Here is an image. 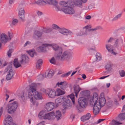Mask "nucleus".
Here are the masks:
<instances>
[{"label": "nucleus", "instance_id": "f257e3e1", "mask_svg": "<svg viewBox=\"0 0 125 125\" xmlns=\"http://www.w3.org/2000/svg\"><path fill=\"white\" fill-rule=\"evenodd\" d=\"M28 90L27 94L25 95H22L21 96V98L23 99H24V97H26L27 98L35 99H42L41 95L38 92L36 91L34 86L32 85H29L26 88Z\"/></svg>", "mask_w": 125, "mask_h": 125}, {"label": "nucleus", "instance_id": "f03ea898", "mask_svg": "<svg viewBox=\"0 0 125 125\" xmlns=\"http://www.w3.org/2000/svg\"><path fill=\"white\" fill-rule=\"evenodd\" d=\"M74 95L72 94L68 96L67 98L64 101L62 104L63 108L65 109H70L71 106V101L73 104H74Z\"/></svg>", "mask_w": 125, "mask_h": 125}, {"label": "nucleus", "instance_id": "7ed1b4c3", "mask_svg": "<svg viewBox=\"0 0 125 125\" xmlns=\"http://www.w3.org/2000/svg\"><path fill=\"white\" fill-rule=\"evenodd\" d=\"M14 100L13 99L10 100L9 101L10 103L7 105L8 107V112L9 114L13 113L17 107L18 103L17 102L14 101L13 103H10Z\"/></svg>", "mask_w": 125, "mask_h": 125}, {"label": "nucleus", "instance_id": "20e7f679", "mask_svg": "<svg viewBox=\"0 0 125 125\" xmlns=\"http://www.w3.org/2000/svg\"><path fill=\"white\" fill-rule=\"evenodd\" d=\"M42 113V112H41L39 114L38 117L40 118H43L44 119L50 120H53L55 118L54 113L53 112L44 114Z\"/></svg>", "mask_w": 125, "mask_h": 125}, {"label": "nucleus", "instance_id": "39448f33", "mask_svg": "<svg viewBox=\"0 0 125 125\" xmlns=\"http://www.w3.org/2000/svg\"><path fill=\"white\" fill-rule=\"evenodd\" d=\"M71 57L72 54L70 52L68 51H65L62 53V52L61 55L60 56V58L58 59H56V60H60L62 61H68Z\"/></svg>", "mask_w": 125, "mask_h": 125}, {"label": "nucleus", "instance_id": "423d86ee", "mask_svg": "<svg viewBox=\"0 0 125 125\" xmlns=\"http://www.w3.org/2000/svg\"><path fill=\"white\" fill-rule=\"evenodd\" d=\"M12 62L8 64L7 68L5 70V72H8V73L6 76V79L7 80H10L14 75L13 72L11 69Z\"/></svg>", "mask_w": 125, "mask_h": 125}, {"label": "nucleus", "instance_id": "0eeeda50", "mask_svg": "<svg viewBox=\"0 0 125 125\" xmlns=\"http://www.w3.org/2000/svg\"><path fill=\"white\" fill-rule=\"evenodd\" d=\"M104 94L102 93L101 94L99 101H97L96 104L97 106H99V108H101L104 106L106 103V100L105 98L104 97Z\"/></svg>", "mask_w": 125, "mask_h": 125}, {"label": "nucleus", "instance_id": "6e6552de", "mask_svg": "<svg viewBox=\"0 0 125 125\" xmlns=\"http://www.w3.org/2000/svg\"><path fill=\"white\" fill-rule=\"evenodd\" d=\"M52 46L53 49L55 51H57L58 53L56 57V59H58L60 58V56L62 54V48L59 47L57 45H52L50 46Z\"/></svg>", "mask_w": 125, "mask_h": 125}, {"label": "nucleus", "instance_id": "1a4fd4ad", "mask_svg": "<svg viewBox=\"0 0 125 125\" xmlns=\"http://www.w3.org/2000/svg\"><path fill=\"white\" fill-rule=\"evenodd\" d=\"M89 26H86L84 27L83 29L76 34L77 36H87L89 34Z\"/></svg>", "mask_w": 125, "mask_h": 125}, {"label": "nucleus", "instance_id": "9d476101", "mask_svg": "<svg viewBox=\"0 0 125 125\" xmlns=\"http://www.w3.org/2000/svg\"><path fill=\"white\" fill-rule=\"evenodd\" d=\"M23 4H20L19 6V18L22 21L25 20V16L24 15V10L23 8Z\"/></svg>", "mask_w": 125, "mask_h": 125}, {"label": "nucleus", "instance_id": "9b49d317", "mask_svg": "<svg viewBox=\"0 0 125 125\" xmlns=\"http://www.w3.org/2000/svg\"><path fill=\"white\" fill-rule=\"evenodd\" d=\"M78 103L80 107L82 108H85L87 104V101L84 97H80L78 100Z\"/></svg>", "mask_w": 125, "mask_h": 125}, {"label": "nucleus", "instance_id": "f8f14e48", "mask_svg": "<svg viewBox=\"0 0 125 125\" xmlns=\"http://www.w3.org/2000/svg\"><path fill=\"white\" fill-rule=\"evenodd\" d=\"M43 91L46 94H47L49 97L51 98H54L56 95V91L53 90L44 89Z\"/></svg>", "mask_w": 125, "mask_h": 125}, {"label": "nucleus", "instance_id": "ddd939ff", "mask_svg": "<svg viewBox=\"0 0 125 125\" xmlns=\"http://www.w3.org/2000/svg\"><path fill=\"white\" fill-rule=\"evenodd\" d=\"M59 31L62 34L68 37H70L73 34L70 31L64 28L59 30Z\"/></svg>", "mask_w": 125, "mask_h": 125}, {"label": "nucleus", "instance_id": "4468645a", "mask_svg": "<svg viewBox=\"0 0 125 125\" xmlns=\"http://www.w3.org/2000/svg\"><path fill=\"white\" fill-rule=\"evenodd\" d=\"M62 10L65 13L70 14H73L75 12L73 9L71 7L62 8Z\"/></svg>", "mask_w": 125, "mask_h": 125}, {"label": "nucleus", "instance_id": "2eb2a0df", "mask_svg": "<svg viewBox=\"0 0 125 125\" xmlns=\"http://www.w3.org/2000/svg\"><path fill=\"white\" fill-rule=\"evenodd\" d=\"M54 104L52 102H48L46 104L45 106V110L46 112H49L52 110L54 108Z\"/></svg>", "mask_w": 125, "mask_h": 125}, {"label": "nucleus", "instance_id": "dca6fc26", "mask_svg": "<svg viewBox=\"0 0 125 125\" xmlns=\"http://www.w3.org/2000/svg\"><path fill=\"white\" fill-rule=\"evenodd\" d=\"M4 125H16L15 123H13L12 122V118L9 115L4 121Z\"/></svg>", "mask_w": 125, "mask_h": 125}, {"label": "nucleus", "instance_id": "f3484780", "mask_svg": "<svg viewBox=\"0 0 125 125\" xmlns=\"http://www.w3.org/2000/svg\"><path fill=\"white\" fill-rule=\"evenodd\" d=\"M9 40L8 37L4 33H2L0 36V41L1 43H5Z\"/></svg>", "mask_w": 125, "mask_h": 125}, {"label": "nucleus", "instance_id": "a211bd4d", "mask_svg": "<svg viewBox=\"0 0 125 125\" xmlns=\"http://www.w3.org/2000/svg\"><path fill=\"white\" fill-rule=\"evenodd\" d=\"M98 96L97 94H94L92 99L90 100V104L94 107V106H97L96 104Z\"/></svg>", "mask_w": 125, "mask_h": 125}, {"label": "nucleus", "instance_id": "6ab92c4d", "mask_svg": "<svg viewBox=\"0 0 125 125\" xmlns=\"http://www.w3.org/2000/svg\"><path fill=\"white\" fill-rule=\"evenodd\" d=\"M47 2L50 4H52L54 6L55 8L57 9V11L60 10V9L57 5L58 2L55 0H45Z\"/></svg>", "mask_w": 125, "mask_h": 125}, {"label": "nucleus", "instance_id": "aec40b11", "mask_svg": "<svg viewBox=\"0 0 125 125\" xmlns=\"http://www.w3.org/2000/svg\"><path fill=\"white\" fill-rule=\"evenodd\" d=\"M123 40L121 38L116 39L114 43V46L116 48H119L121 44H122Z\"/></svg>", "mask_w": 125, "mask_h": 125}, {"label": "nucleus", "instance_id": "412c9836", "mask_svg": "<svg viewBox=\"0 0 125 125\" xmlns=\"http://www.w3.org/2000/svg\"><path fill=\"white\" fill-rule=\"evenodd\" d=\"M52 45L51 44H44L39 47L40 49L42 52H45L48 49V46Z\"/></svg>", "mask_w": 125, "mask_h": 125}, {"label": "nucleus", "instance_id": "4be33fe9", "mask_svg": "<svg viewBox=\"0 0 125 125\" xmlns=\"http://www.w3.org/2000/svg\"><path fill=\"white\" fill-rule=\"evenodd\" d=\"M74 92L75 94V95L76 97H77L78 94L81 90V88L79 87V85L77 84H75L73 86Z\"/></svg>", "mask_w": 125, "mask_h": 125}, {"label": "nucleus", "instance_id": "5701e85b", "mask_svg": "<svg viewBox=\"0 0 125 125\" xmlns=\"http://www.w3.org/2000/svg\"><path fill=\"white\" fill-rule=\"evenodd\" d=\"M64 101V98L62 96L58 98L55 100V103L57 105H60L62 103H63Z\"/></svg>", "mask_w": 125, "mask_h": 125}, {"label": "nucleus", "instance_id": "b1692460", "mask_svg": "<svg viewBox=\"0 0 125 125\" xmlns=\"http://www.w3.org/2000/svg\"><path fill=\"white\" fill-rule=\"evenodd\" d=\"M106 48L109 52L111 53L112 54L115 55L116 53L114 52L113 49L112 48V45L110 44H106Z\"/></svg>", "mask_w": 125, "mask_h": 125}, {"label": "nucleus", "instance_id": "393cba45", "mask_svg": "<svg viewBox=\"0 0 125 125\" xmlns=\"http://www.w3.org/2000/svg\"><path fill=\"white\" fill-rule=\"evenodd\" d=\"M60 85H61L60 87L63 90H64L67 86V84L65 82H61L60 83L58 82L56 85V86H57L58 87Z\"/></svg>", "mask_w": 125, "mask_h": 125}, {"label": "nucleus", "instance_id": "a878e982", "mask_svg": "<svg viewBox=\"0 0 125 125\" xmlns=\"http://www.w3.org/2000/svg\"><path fill=\"white\" fill-rule=\"evenodd\" d=\"M21 60L19 61L20 63L22 64L24 62L26 63L27 62V60L28 59V57L25 55H22L21 58Z\"/></svg>", "mask_w": 125, "mask_h": 125}, {"label": "nucleus", "instance_id": "bb28decb", "mask_svg": "<svg viewBox=\"0 0 125 125\" xmlns=\"http://www.w3.org/2000/svg\"><path fill=\"white\" fill-rule=\"evenodd\" d=\"M90 91L88 90L83 91L81 92L80 94V97H84L88 96L89 94Z\"/></svg>", "mask_w": 125, "mask_h": 125}, {"label": "nucleus", "instance_id": "cd10ccee", "mask_svg": "<svg viewBox=\"0 0 125 125\" xmlns=\"http://www.w3.org/2000/svg\"><path fill=\"white\" fill-rule=\"evenodd\" d=\"M91 117L90 114L89 113H87L81 118V120L83 122H84L85 120H89Z\"/></svg>", "mask_w": 125, "mask_h": 125}, {"label": "nucleus", "instance_id": "c85d7f7f", "mask_svg": "<svg viewBox=\"0 0 125 125\" xmlns=\"http://www.w3.org/2000/svg\"><path fill=\"white\" fill-rule=\"evenodd\" d=\"M101 108L98 106H94L93 108L94 114L95 115L99 113Z\"/></svg>", "mask_w": 125, "mask_h": 125}, {"label": "nucleus", "instance_id": "c756f323", "mask_svg": "<svg viewBox=\"0 0 125 125\" xmlns=\"http://www.w3.org/2000/svg\"><path fill=\"white\" fill-rule=\"evenodd\" d=\"M34 35L33 36V38L34 39H36L35 35L37 36L38 38L41 37L42 35V33L40 31L36 30L34 32Z\"/></svg>", "mask_w": 125, "mask_h": 125}, {"label": "nucleus", "instance_id": "7c9ffc66", "mask_svg": "<svg viewBox=\"0 0 125 125\" xmlns=\"http://www.w3.org/2000/svg\"><path fill=\"white\" fill-rule=\"evenodd\" d=\"M13 65L16 68L21 66V64L19 63L17 58L15 59L13 61Z\"/></svg>", "mask_w": 125, "mask_h": 125}, {"label": "nucleus", "instance_id": "2f4dec72", "mask_svg": "<svg viewBox=\"0 0 125 125\" xmlns=\"http://www.w3.org/2000/svg\"><path fill=\"white\" fill-rule=\"evenodd\" d=\"M61 114L60 111L58 110L56 111L55 118V117L57 120L61 118Z\"/></svg>", "mask_w": 125, "mask_h": 125}, {"label": "nucleus", "instance_id": "473e14b6", "mask_svg": "<svg viewBox=\"0 0 125 125\" xmlns=\"http://www.w3.org/2000/svg\"><path fill=\"white\" fill-rule=\"evenodd\" d=\"M42 63V60L41 59H40L38 60L36 63V67L37 69H40V68L41 65Z\"/></svg>", "mask_w": 125, "mask_h": 125}, {"label": "nucleus", "instance_id": "72a5a7b5", "mask_svg": "<svg viewBox=\"0 0 125 125\" xmlns=\"http://www.w3.org/2000/svg\"><path fill=\"white\" fill-rule=\"evenodd\" d=\"M52 30V29L51 28H43L42 30V31L44 33H48L50 32Z\"/></svg>", "mask_w": 125, "mask_h": 125}, {"label": "nucleus", "instance_id": "f704fd0d", "mask_svg": "<svg viewBox=\"0 0 125 125\" xmlns=\"http://www.w3.org/2000/svg\"><path fill=\"white\" fill-rule=\"evenodd\" d=\"M56 96H59L64 94L65 92L60 89H58L56 90Z\"/></svg>", "mask_w": 125, "mask_h": 125}, {"label": "nucleus", "instance_id": "c9c22d12", "mask_svg": "<svg viewBox=\"0 0 125 125\" xmlns=\"http://www.w3.org/2000/svg\"><path fill=\"white\" fill-rule=\"evenodd\" d=\"M35 3L38 5H43L46 4V2L43 0H39L37 1H35Z\"/></svg>", "mask_w": 125, "mask_h": 125}, {"label": "nucleus", "instance_id": "e433bc0d", "mask_svg": "<svg viewBox=\"0 0 125 125\" xmlns=\"http://www.w3.org/2000/svg\"><path fill=\"white\" fill-rule=\"evenodd\" d=\"M28 53L31 57H33L34 55L36 56L37 55L36 52H34V50H29L28 51Z\"/></svg>", "mask_w": 125, "mask_h": 125}, {"label": "nucleus", "instance_id": "4c0bfd02", "mask_svg": "<svg viewBox=\"0 0 125 125\" xmlns=\"http://www.w3.org/2000/svg\"><path fill=\"white\" fill-rule=\"evenodd\" d=\"M30 99L31 103H32L33 105L36 106H38V103L37 101V99H31V98Z\"/></svg>", "mask_w": 125, "mask_h": 125}, {"label": "nucleus", "instance_id": "58836bf2", "mask_svg": "<svg viewBox=\"0 0 125 125\" xmlns=\"http://www.w3.org/2000/svg\"><path fill=\"white\" fill-rule=\"evenodd\" d=\"M54 74L53 71V70H50L48 73L47 74V75L46 74V77L47 78H51L53 75Z\"/></svg>", "mask_w": 125, "mask_h": 125}, {"label": "nucleus", "instance_id": "ea45409f", "mask_svg": "<svg viewBox=\"0 0 125 125\" xmlns=\"http://www.w3.org/2000/svg\"><path fill=\"white\" fill-rule=\"evenodd\" d=\"M95 56L96 58V61H99L102 59L101 56L99 53L97 52L96 53L95 55Z\"/></svg>", "mask_w": 125, "mask_h": 125}, {"label": "nucleus", "instance_id": "a19ab883", "mask_svg": "<svg viewBox=\"0 0 125 125\" xmlns=\"http://www.w3.org/2000/svg\"><path fill=\"white\" fill-rule=\"evenodd\" d=\"M121 124V123L117 121L113 120L112 122L110 123V125H118Z\"/></svg>", "mask_w": 125, "mask_h": 125}, {"label": "nucleus", "instance_id": "79ce46f5", "mask_svg": "<svg viewBox=\"0 0 125 125\" xmlns=\"http://www.w3.org/2000/svg\"><path fill=\"white\" fill-rule=\"evenodd\" d=\"M112 65L108 63L105 66V68L108 71H109L112 69Z\"/></svg>", "mask_w": 125, "mask_h": 125}, {"label": "nucleus", "instance_id": "37998d69", "mask_svg": "<svg viewBox=\"0 0 125 125\" xmlns=\"http://www.w3.org/2000/svg\"><path fill=\"white\" fill-rule=\"evenodd\" d=\"M119 117L121 120H124L125 119V113L120 114L118 115Z\"/></svg>", "mask_w": 125, "mask_h": 125}, {"label": "nucleus", "instance_id": "c03bdc74", "mask_svg": "<svg viewBox=\"0 0 125 125\" xmlns=\"http://www.w3.org/2000/svg\"><path fill=\"white\" fill-rule=\"evenodd\" d=\"M81 2L77 1L75 3V5L77 6L82 8L83 7Z\"/></svg>", "mask_w": 125, "mask_h": 125}, {"label": "nucleus", "instance_id": "a18cd8bd", "mask_svg": "<svg viewBox=\"0 0 125 125\" xmlns=\"http://www.w3.org/2000/svg\"><path fill=\"white\" fill-rule=\"evenodd\" d=\"M113 103L111 101H109L106 103V104L107 106L109 107H111L112 106Z\"/></svg>", "mask_w": 125, "mask_h": 125}, {"label": "nucleus", "instance_id": "49530a36", "mask_svg": "<svg viewBox=\"0 0 125 125\" xmlns=\"http://www.w3.org/2000/svg\"><path fill=\"white\" fill-rule=\"evenodd\" d=\"M119 73L121 77H123L125 76V72L123 70H121L119 71Z\"/></svg>", "mask_w": 125, "mask_h": 125}, {"label": "nucleus", "instance_id": "de8ad7c7", "mask_svg": "<svg viewBox=\"0 0 125 125\" xmlns=\"http://www.w3.org/2000/svg\"><path fill=\"white\" fill-rule=\"evenodd\" d=\"M60 4L63 6L67 7V2H65L64 1H61L60 2Z\"/></svg>", "mask_w": 125, "mask_h": 125}, {"label": "nucleus", "instance_id": "09e8293b", "mask_svg": "<svg viewBox=\"0 0 125 125\" xmlns=\"http://www.w3.org/2000/svg\"><path fill=\"white\" fill-rule=\"evenodd\" d=\"M121 16V14H118L117 15L115 16V17H114L113 19H112V21H115L118 19Z\"/></svg>", "mask_w": 125, "mask_h": 125}, {"label": "nucleus", "instance_id": "8fccbe9b", "mask_svg": "<svg viewBox=\"0 0 125 125\" xmlns=\"http://www.w3.org/2000/svg\"><path fill=\"white\" fill-rule=\"evenodd\" d=\"M13 49H10L7 52V54L9 57H10L11 54L12 53L13 51Z\"/></svg>", "mask_w": 125, "mask_h": 125}, {"label": "nucleus", "instance_id": "3c124183", "mask_svg": "<svg viewBox=\"0 0 125 125\" xmlns=\"http://www.w3.org/2000/svg\"><path fill=\"white\" fill-rule=\"evenodd\" d=\"M38 79L39 81L42 80L44 78L43 75L42 74H40L37 76Z\"/></svg>", "mask_w": 125, "mask_h": 125}, {"label": "nucleus", "instance_id": "603ef678", "mask_svg": "<svg viewBox=\"0 0 125 125\" xmlns=\"http://www.w3.org/2000/svg\"><path fill=\"white\" fill-rule=\"evenodd\" d=\"M52 27L53 29H58L60 30L61 29L58 26L55 24H53L52 25Z\"/></svg>", "mask_w": 125, "mask_h": 125}, {"label": "nucleus", "instance_id": "864d4df0", "mask_svg": "<svg viewBox=\"0 0 125 125\" xmlns=\"http://www.w3.org/2000/svg\"><path fill=\"white\" fill-rule=\"evenodd\" d=\"M67 3L68 5L67 7H69L72 4V1L71 0H69L67 1Z\"/></svg>", "mask_w": 125, "mask_h": 125}, {"label": "nucleus", "instance_id": "5fc2aeb1", "mask_svg": "<svg viewBox=\"0 0 125 125\" xmlns=\"http://www.w3.org/2000/svg\"><path fill=\"white\" fill-rule=\"evenodd\" d=\"M50 62L52 64H55L56 63V60L54 59L53 57H52L51 59L50 60Z\"/></svg>", "mask_w": 125, "mask_h": 125}, {"label": "nucleus", "instance_id": "6e6d98bb", "mask_svg": "<svg viewBox=\"0 0 125 125\" xmlns=\"http://www.w3.org/2000/svg\"><path fill=\"white\" fill-rule=\"evenodd\" d=\"M18 22V20L17 19H14L12 20V23L13 25H15Z\"/></svg>", "mask_w": 125, "mask_h": 125}, {"label": "nucleus", "instance_id": "4d7b16f0", "mask_svg": "<svg viewBox=\"0 0 125 125\" xmlns=\"http://www.w3.org/2000/svg\"><path fill=\"white\" fill-rule=\"evenodd\" d=\"M8 35L9 38L10 40L13 37V34L12 33H10L9 32Z\"/></svg>", "mask_w": 125, "mask_h": 125}, {"label": "nucleus", "instance_id": "13d9d810", "mask_svg": "<svg viewBox=\"0 0 125 125\" xmlns=\"http://www.w3.org/2000/svg\"><path fill=\"white\" fill-rule=\"evenodd\" d=\"M114 40V39L112 37H111L110 38V39L108 40V42H112V41Z\"/></svg>", "mask_w": 125, "mask_h": 125}, {"label": "nucleus", "instance_id": "bf43d9fd", "mask_svg": "<svg viewBox=\"0 0 125 125\" xmlns=\"http://www.w3.org/2000/svg\"><path fill=\"white\" fill-rule=\"evenodd\" d=\"M91 18V16L90 15H87L85 16V19L87 20H90Z\"/></svg>", "mask_w": 125, "mask_h": 125}, {"label": "nucleus", "instance_id": "052dcab7", "mask_svg": "<svg viewBox=\"0 0 125 125\" xmlns=\"http://www.w3.org/2000/svg\"><path fill=\"white\" fill-rule=\"evenodd\" d=\"M81 13V12H80L79 13H77L76 12L74 15V16L76 17H77L79 16H80V14Z\"/></svg>", "mask_w": 125, "mask_h": 125}, {"label": "nucleus", "instance_id": "680f3d73", "mask_svg": "<svg viewBox=\"0 0 125 125\" xmlns=\"http://www.w3.org/2000/svg\"><path fill=\"white\" fill-rule=\"evenodd\" d=\"M37 14L39 16H40L42 15V13L40 11H38L37 12Z\"/></svg>", "mask_w": 125, "mask_h": 125}, {"label": "nucleus", "instance_id": "e2e57ef3", "mask_svg": "<svg viewBox=\"0 0 125 125\" xmlns=\"http://www.w3.org/2000/svg\"><path fill=\"white\" fill-rule=\"evenodd\" d=\"M31 44V42L29 41H27L24 44V47H25L28 45H29Z\"/></svg>", "mask_w": 125, "mask_h": 125}, {"label": "nucleus", "instance_id": "0e129e2a", "mask_svg": "<svg viewBox=\"0 0 125 125\" xmlns=\"http://www.w3.org/2000/svg\"><path fill=\"white\" fill-rule=\"evenodd\" d=\"M72 72V71H70L69 72H68L67 73H66L65 74L66 77H67L68 76H69L70 74Z\"/></svg>", "mask_w": 125, "mask_h": 125}, {"label": "nucleus", "instance_id": "69168bd1", "mask_svg": "<svg viewBox=\"0 0 125 125\" xmlns=\"http://www.w3.org/2000/svg\"><path fill=\"white\" fill-rule=\"evenodd\" d=\"M105 120V119H99L97 121V124L99 123H100L101 122L104 121V120Z\"/></svg>", "mask_w": 125, "mask_h": 125}, {"label": "nucleus", "instance_id": "338daca9", "mask_svg": "<svg viewBox=\"0 0 125 125\" xmlns=\"http://www.w3.org/2000/svg\"><path fill=\"white\" fill-rule=\"evenodd\" d=\"M96 30H98L99 29L102 30L103 29V28L100 26H98L96 27Z\"/></svg>", "mask_w": 125, "mask_h": 125}, {"label": "nucleus", "instance_id": "774afa93", "mask_svg": "<svg viewBox=\"0 0 125 125\" xmlns=\"http://www.w3.org/2000/svg\"><path fill=\"white\" fill-rule=\"evenodd\" d=\"M44 121H42L39 123L37 125H44Z\"/></svg>", "mask_w": 125, "mask_h": 125}]
</instances>
